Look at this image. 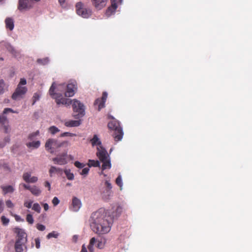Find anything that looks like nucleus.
I'll list each match as a JSON object with an SVG mask.
<instances>
[{"mask_svg":"<svg viewBox=\"0 0 252 252\" xmlns=\"http://www.w3.org/2000/svg\"><path fill=\"white\" fill-rule=\"evenodd\" d=\"M122 210V207L118 206L115 212L111 213L104 208H100L93 213L90 219V226L92 230L99 235L108 233L111 230L114 218L119 216Z\"/></svg>","mask_w":252,"mask_h":252,"instance_id":"obj_1","label":"nucleus"},{"mask_svg":"<svg viewBox=\"0 0 252 252\" xmlns=\"http://www.w3.org/2000/svg\"><path fill=\"white\" fill-rule=\"evenodd\" d=\"M15 232L17 233L14 248L16 252H26L27 250L26 243L27 242V235L24 230L16 228Z\"/></svg>","mask_w":252,"mask_h":252,"instance_id":"obj_2","label":"nucleus"},{"mask_svg":"<svg viewBox=\"0 0 252 252\" xmlns=\"http://www.w3.org/2000/svg\"><path fill=\"white\" fill-rule=\"evenodd\" d=\"M68 145L67 141H59L54 138H49L47 140L45 148L46 150L51 154H54L61 151L62 148H66Z\"/></svg>","mask_w":252,"mask_h":252,"instance_id":"obj_3","label":"nucleus"},{"mask_svg":"<svg viewBox=\"0 0 252 252\" xmlns=\"http://www.w3.org/2000/svg\"><path fill=\"white\" fill-rule=\"evenodd\" d=\"M56 88L55 82H53L49 90V94L55 99L57 105L59 106L61 104L65 105L66 106L71 104V100L69 98L63 97L62 94L60 93H55V90Z\"/></svg>","mask_w":252,"mask_h":252,"instance_id":"obj_4","label":"nucleus"},{"mask_svg":"<svg viewBox=\"0 0 252 252\" xmlns=\"http://www.w3.org/2000/svg\"><path fill=\"white\" fill-rule=\"evenodd\" d=\"M96 154L100 161L102 162V170L110 169L111 164L110 157L107 151L102 146L97 147Z\"/></svg>","mask_w":252,"mask_h":252,"instance_id":"obj_5","label":"nucleus"},{"mask_svg":"<svg viewBox=\"0 0 252 252\" xmlns=\"http://www.w3.org/2000/svg\"><path fill=\"white\" fill-rule=\"evenodd\" d=\"M108 127L110 129L113 131L112 135L115 141H118L122 139L123 132L119 121L113 119V120L108 124Z\"/></svg>","mask_w":252,"mask_h":252,"instance_id":"obj_6","label":"nucleus"},{"mask_svg":"<svg viewBox=\"0 0 252 252\" xmlns=\"http://www.w3.org/2000/svg\"><path fill=\"white\" fill-rule=\"evenodd\" d=\"M73 117L79 119L85 115V108L83 103L77 99H74L72 104Z\"/></svg>","mask_w":252,"mask_h":252,"instance_id":"obj_7","label":"nucleus"},{"mask_svg":"<svg viewBox=\"0 0 252 252\" xmlns=\"http://www.w3.org/2000/svg\"><path fill=\"white\" fill-rule=\"evenodd\" d=\"M40 0H19L18 8L21 11L28 10L32 8L34 3V1L37 2Z\"/></svg>","mask_w":252,"mask_h":252,"instance_id":"obj_8","label":"nucleus"},{"mask_svg":"<svg viewBox=\"0 0 252 252\" xmlns=\"http://www.w3.org/2000/svg\"><path fill=\"white\" fill-rule=\"evenodd\" d=\"M76 9L77 14L83 18H87L91 15L92 10L90 9L84 8L83 3L81 2L76 3Z\"/></svg>","mask_w":252,"mask_h":252,"instance_id":"obj_9","label":"nucleus"},{"mask_svg":"<svg viewBox=\"0 0 252 252\" xmlns=\"http://www.w3.org/2000/svg\"><path fill=\"white\" fill-rule=\"evenodd\" d=\"M27 91V89L25 87H22L18 85L15 91L12 95V98L14 100H17L23 97Z\"/></svg>","mask_w":252,"mask_h":252,"instance_id":"obj_10","label":"nucleus"},{"mask_svg":"<svg viewBox=\"0 0 252 252\" xmlns=\"http://www.w3.org/2000/svg\"><path fill=\"white\" fill-rule=\"evenodd\" d=\"M77 89V83L76 81L69 83L66 86V91L64 95L66 97H71L74 95Z\"/></svg>","mask_w":252,"mask_h":252,"instance_id":"obj_11","label":"nucleus"},{"mask_svg":"<svg viewBox=\"0 0 252 252\" xmlns=\"http://www.w3.org/2000/svg\"><path fill=\"white\" fill-rule=\"evenodd\" d=\"M67 156V151H65L61 155L53 158L52 160L55 164L59 165H64L67 163L66 157Z\"/></svg>","mask_w":252,"mask_h":252,"instance_id":"obj_12","label":"nucleus"},{"mask_svg":"<svg viewBox=\"0 0 252 252\" xmlns=\"http://www.w3.org/2000/svg\"><path fill=\"white\" fill-rule=\"evenodd\" d=\"M122 0H111V5L109 6L106 12V14L108 16H110L114 13L116 9L118 7L119 3H121Z\"/></svg>","mask_w":252,"mask_h":252,"instance_id":"obj_13","label":"nucleus"},{"mask_svg":"<svg viewBox=\"0 0 252 252\" xmlns=\"http://www.w3.org/2000/svg\"><path fill=\"white\" fill-rule=\"evenodd\" d=\"M107 97V93L106 92H104L102 93V97L101 99H96L94 103V105H98V110L104 107V104Z\"/></svg>","mask_w":252,"mask_h":252,"instance_id":"obj_14","label":"nucleus"},{"mask_svg":"<svg viewBox=\"0 0 252 252\" xmlns=\"http://www.w3.org/2000/svg\"><path fill=\"white\" fill-rule=\"evenodd\" d=\"M108 0H92V5L98 10L105 7Z\"/></svg>","mask_w":252,"mask_h":252,"instance_id":"obj_15","label":"nucleus"},{"mask_svg":"<svg viewBox=\"0 0 252 252\" xmlns=\"http://www.w3.org/2000/svg\"><path fill=\"white\" fill-rule=\"evenodd\" d=\"M8 112L11 113H15L13 111V109L9 108H6L4 109L2 114L0 115V124L2 126L5 124H7L9 123L8 120L6 116H4L5 114H7Z\"/></svg>","mask_w":252,"mask_h":252,"instance_id":"obj_16","label":"nucleus"},{"mask_svg":"<svg viewBox=\"0 0 252 252\" xmlns=\"http://www.w3.org/2000/svg\"><path fill=\"white\" fill-rule=\"evenodd\" d=\"M23 179L27 183H35L38 181V178L36 176H31L30 172H25L23 174Z\"/></svg>","mask_w":252,"mask_h":252,"instance_id":"obj_17","label":"nucleus"},{"mask_svg":"<svg viewBox=\"0 0 252 252\" xmlns=\"http://www.w3.org/2000/svg\"><path fill=\"white\" fill-rule=\"evenodd\" d=\"M82 204L80 199L76 197H73L72 200L70 209L74 212L78 211L81 207Z\"/></svg>","mask_w":252,"mask_h":252,"instance_id":"obj_18","label":"nucleus"},{"mask_svg":"<svg viewBox=\"0 0 252 252\" xmlns=\"http://www.w3.org/2000/svg\"><path fill=\"white\" fill-rule=\"evenodd\" d=\"M0 188L2 190V193L4 195L7 193H12L15 190L14 187L11 185H1Z\"/></svg>","mask_w":252,"mask_h":252,"instance_id":"obj_19","label":"nucleus"},{"mask_svg":"<svg viewBox=\"0 0 252 252\" xmlns=\"http://www.w3.org/2000/svg\"><path fill=\"white\" fill-rule=\"evenodd\" d=\"M81 122L80 120H70L65 123L64 125L67 127H75L80 126Z\"/></svg>","mask_w":252,"mask_h":252,"instance_id":"obj_20","label":"nucleus"},{"mask_svg":"<svg viewBox=\"0 0 252 252\" xmlns=\"http://www.w3.org/2000/svg\"><path fill=\"white\" fill-rule=\"evenodd\" d=\"M5 26L6 29L12 31L14 28L13 20L11 18H7L5 20Z\"/></svg>","mask_w":252,"mask_h":252,"instance_id":"obj_21","label":"nucleus"},{"mask_svg":"<svg viewBox=\"0 0 252 252\" xmlns=\"http://www.w3.org/2000/svg\"><path fill=\"white\" fill-rule=\"evenodd\" d=\"M62 171V169L60 168H58L54 166H52L49 169V172L50 176L52 177L54 174H61Z\"/></svg>","mask_w":252,"mask_h":252,"instance_id":"obj_22","label":"nucleus"},{"mask_svg":"<svg viewBox=\"0 0 252 252\" xmlns=\"http://www.w3.org/2000/svg\"><path fill=\"white\" fill-rule=\"evenodd\" d=\"M91 143L93 146L97 145L98 147L102 146L101 142L96 135H94L93 138L91 140Z\"/></svg>","mask_w":252,"mask_h":252,"instance_id":"obj_23","label":"nucleus"},{"mask_svg":"<svg viewBox=\"0 0 252 252\" xmlns=\"http://www.w3.org/2000/svg\"><path fill=\"white\" fill-rule=\"evenodd\" d=\"M40 145V142L39 141H32L27 143L26 146L28 148H33L34 149L38 148Z\"/></svg>","mask_w":252,"mask_h":252,"instance_id":"obj_24","label":"nucleus"},{"mask_svg":"<svg viewBox=\"0 0 252 252\" xmlns=\"http://www.w3.org/2000/svg\"><path fill=\"white\" fill-rule=\"evenodd\" d=\"M30 191L35 196H38L41 193V190L40 189L35 186L32 187Z\"/></svg>","mask_w":252,"mask_h":252,"instance_id":"obj_25","label":"nucleus"},{"mask_svg":"<svg viewBox=\"0 0 252 252\" xmlns=\"http://www.w3.org/2000/svg\"><path fill=\"white\" fill-rule=\"evenodd\" d=\"M88 165L89 167H99L100 162L98 160H95L92 159H89L88 163Z\"/></svg>","mask_w":252,"mask_h":252,"instance_id":"obj_26","label":"nucleus"},{"mask_svg":"<svg viewBox=\"0 0 252 252\" xmlns=\"http://www.w3.org/2000/svg\"><path fill=\"white\" fill-rule=\"evenodd\" d=\"M105 185L106 187V192L108 193V195H110V194L112 192L111 189L112 188L111 183L108 181H106L105 182Z\"/></svg>","mask_w":252,"mask_h":252,"instance_id":"obj_27","label":"nucleus"},{"mask_svg":"<svg viewBox=\"0 0 252 252\" xmlns=\"http://www.w3.org/2000/svg\"><path fill=\"white\" fill-rule=\"evenodd\" d=\"M96 242V239L94 237H93L91 238L90 241L89 245L88 246V249L90 252H92L94 250L93 246L94 243Z\"/></svg>","mask_w":252,"mask_h":252,"instance_id":"obj_28","label":"nucleus"},{"mask_svg":"<svg viewBox=\"0 0 252 252\" xmlns=\"http://www.w3.org/2000/svg\"><path fill=\"white\" fill-rule=\"evenodd\" d=\"M64 173L67 178L69 180H72L74 179V175L72 173H71L70 170L66 169L64 170Z\"/></svg>","mask_w":252,"mask_h":252,"instance_id":"obj_29","label":"nucleus"},{"mask_svg":"<svg viewBox=\"0 0 252 252\" xmlns=\"http://www.w3.org/2000/svg\"><path fill=\"white\" fill-rule=\"evenodd\" d=\"M48 130L49 132H50V133L52 135H54L60 131V129L55 126H50Z\"/></svg>","mask_w":252,"mask_h":252,"instance_id":"obj_30","label":"nucleus"},{"mask_svg":"<svg viewBox=\"0 0 252 252\" xmlns=\"http://www.w3.org/2000/svg\"><path fill=\"white\" fill-rule=\"evenodd\" d=\"M49 62V59L48 58H45L43 59H38L37 60V63L41 65H46Z\"/></svg>","mask_w":252,"mask_h":252,"instance_id":"obj_31","label":"nucleus"},{"mask_svg":"<svg viewBox=\"0 0 252 252\" xmlns=\"http://www.w3.org/2000/svg\"><path fill=\"white\" fill-rule=\"evenodd\" d=\"M6 48L8 52H9L12 55L16 56L17 52L12 46H11L10 45L7 44L6 46Z\"/></svg>","mask_w":252,"mask_h":252,"instance_id":"obj_32","label":"nucleus"},{"mask_svg":"<svg viewBox=\"0 0 252 252\" xmlns=\"http://www.w3.org/2000/svg\"><path fill=\"white\" fill-rule=\"evenodd\" d=\"M39 135V130H37L35 132H32V133L30 134L28 136V139L30 140H32L33 139H34V138L35 137L38 136Z\"/></svg>","mask_w":252,"mask_h":252,"instance_id":"obj_33","label":"nucleus"},{"mask_svg":"<svg viewBox=\"0 0 252 252\" xmlns=\"http://www.w3.org/2000/svg\"><path fill=\"white\" fill-rule=\"evenodd\" d=\"M32 209L35 212H37L38 213H39L41 211V207L39 205V204L37 203H34Z\"/></svg>","mask_w":252,"mask_h":252,"instance_id":"obj_34","label":"nucleus"},{"mask_svg":"<svg viewBox=\"0 0 252 252\" xmlns=\"http://www.w3.org/2000/svg\"><path fill=\"white\" fill-rule=\"evenodd\" d=\"M40 97V95L39 94H38L37 93H34L33 94V96L32 97V101H33L32 105H34L35 104V103L36 102V101L39 100Z\"/></svg>","mask_w":252,"mask_h":252,"instance_id":"obj_35","label":"nucleus"},{"mask_svg":"<svg viewBox=\"0 0 252 252\" xmlns=\"http://www.w3.org/2000/svg\"><path fill=\"white\" fill-rule=\"evenodd\" d=\"M26 220L31 224H32L33 223V219L32 216L30 214H27L26 216Z\"/></svg>","mask_w":252,"mask_h":252,"instance_id":"obj_36","label":"nucleus"},{"mask_svg":"<svg viewBox=\"0 0 252 252\" xmlns=\"http://www.w3.org/2000/svg\"><path fill=\"white\" fill-rule=\"evenodd\" d=\"M59 234L58 233L56 232L55 231H53L51 233H49L47 235V238L48 239H50L51 238H57Z\"/></svg>","mask_w":252,"mask_h":252,"instance_id":"obj_37","label":"nucleus"},{"mask_svg":"<svg viewBox=\"0 0 252 252\" xmlns=\"http://www.w3.org/2000/svg\"><path fill=\"white\" fill-rule=\"evenodd\" d=\"M116 184L119 186L120 188H122V186H123V183H122V178H121V176L120 175H119L116 179Z\"/></svg>","mask_w":252,"mask_h":252,"instance_id":"obj_38","label":"nucleus"},{"mask_svg":"<svg viewBox=\"0 0 252 252\" xmlns=\"http://www.w3.org/2000/svg\"><path fill=\"white\" fill-rule=\"evenodd\" d=\"M90 170V169L89 167H86V168H84L81 172L80 173V174L83 176H86L88 173H89V171Z\"/></svg>","mask_w":252,"mask_h":252,"instance_id":"obj_39","label":"nucleus"},{"mask_svg":"<svg viewBox=\"0 0 252 252\" xmlns=\"http://www.w3.org/2000/svg\"><path fill=\"white\" fill-rule=\"evenodd\" d=\"M4 86L5 84L4 81L2 80H0V95L4 93Z\"/></svg>","mask_w":252,"mask_h":252,"instance_id":"obj_40","label":"nucleus"},{"mask_svg":"<svg viewBox=\"0 0 252 252\" xmlns=\"http://www.w3.org/2000/svg\"><path fill=\"white\" fill-rule=\"evenodd\" d=\"M2 126H3V127L4 128L5 133H8L10 132V126H9L8 123L7 124L3 125Z\"/></svg>","mask_w":252,"mask_h":252,"instance_id":"obj_41","label":"nucleus"},{"mask_svg":"<svg viewBox=\"0 0 252 252\" xmlns=\"http://www.w3.org/2000/svg\"><path fill=\"white\" fill-rule=\"evenodd\" d=\"M74 165L78 168H83L85 166V164L80 162L78 161H76L74 162Z\"/></svg>","mask_w":252,"mask_h":252,"instance_id":"obj_42","label":"nucleus"},{"mask_svg":"<svg viewBox=\"0 0 252 252\" xmlns=\"http://www.w3.org/2000/svg\"><path fill=\"white\" fill-rule=\"evenodd\" d=\"M1 220L3 224H4V225H7L9 221V219L6 218L4 216H2L1 217Z\"/></svg>","mask_w":252,"mask_h":252,"instance_id":"obj_43","label":"nucleus"},{"mask_svg":"<svg viewBox=\"0 0 252 252\" xmlns=\"http://www.w3.org/2000/svg\"><path fill=\"white\" fill-rule=\"evenodd\" d=\"M33 201L32 200H30L29 201H25L24 202V205L25 207L28 208H31L32 206Z\"/></svg>","mask_w":252,"mask_h":252,"instance_id":"obj_44","label":"nucleus"},{"mask_svg":"<svg viewBox=\"0 0 252 252\" xmlns=\"http://www.w3.org/2000/svg\"><path fill=\"white\" fill-rule=\"evenodd\" d=\"M6 206L9 208H12L14 207V204L10 200H7L5 202Z\"/></svg>","mask_w":252,"mask_h":252,"instance_id":"obj_45","label":"nucleus"},{"mask_svg":"<svg viewBox=\"0 0 252 252\" xmlns=\"http://www.w3.org/2000/svg\"><path fill=\"white\" fill-rule=\"evenodd\" d=\"M36 228L38 230L44 231L45 229V226L43 224L38 223L36 225Z\"/></svg>","mask_w":252,"mask_h":252,"instance_id":"obj_46","label":"nucleus"},{"mask_svg":"<svg viewBox=\"0 0 252 252\" xmlns=\"http://www.w3.org/2000/svg\"><path fill=\"white\" fill-rule=\"evenodd\" d=\"M60 203V200L57 197H54L52 200V203L54 206H57Z\"/></svg>","mask_w":252,"mask_h":252,"instance_id":"obj_47","label":"nucleus"},{"mask_svg":"<svg viewBox=\"0 0 252 252\" xmlns=\"http://www.w3.org/2000/svg\"><path fill=\"white\" fill-rule=\"evenodd\" d=\"M35 247L37 249H39L40 247V240L39 238L35 239Z\"/></svg>","mask_w":252,"mask_h":252,"instance_id":"obj_48","label":"nucleus"},{"mask_svg":"<svg viewBox=\"0 0 252 252\" xmlns=\"http://www.w3.org/2000/svg\"><path fill=\"white\" fill-rule=\"evenodd\" d=\"M73 135H74V134L73 133L68 132H63V133H62L61 134V137H65V136H73Z\"/></svg>","mask_w":252,"mask_h":252,"instance_id":"obj_49","label":"nucleus"},{"mask_svg":"<svg viewBox=\"0 0 252 252\" xmlns=\"http://www.w3.org/2000/svg\"><path fill=\"white\" fill-rule=\"evenodd\" d=\"M4 208V205L3 201L2 200H0V214L3 212Z\"/></svg>","mask_w":252,"mask_h":252,"instance_id":"obj_50","label":"nucleus"},{"mask_svg":"<svg viewBox=\"0 0 252 252\" xmlns=\"http://www.w3.org/2000/svg\"><path fill=\"white\" fill-rule=\"evenodd\" d=\"M20 186H22L25 189H28L29 190H30L32 187L30 185L25 184H21L20 185Z\"/></svg>","mask_w":252,"mask_h":252,"instance_id":"obj_51","label":"nucleus"},{"mask_svg":"<svg viewBox=\"0 0 252 252\" xmlns=\"http://www.w3.org/2000/svg\"><path fill=\"white\" fill-rule=\"evenodd\" d=\"M26 83H27L26 80L25 78H21L20 79V81L18 85H20L21 86V85H26Z\"/></svg>","mask_w":252,"mask_h":252,"instance_id":"obj_52","label":"nucleus"},{"mask_svg":"<svg viewBox=\"0 0 252 252\" xmlns=\"http://www.w3.org/2000/svg\"><path fill=\"white\" fill-rule=\"evenodd\" d=\"M66 0H59V2L62 7H65L66 6Z\"/></svg>","mask_w":252,"mask_h":252,"instance_id":"obj_53","label":"nucleus"},{"mask_svg":"<svg viewBox=\"0 0 252 252\" xmlns=\"http://www.w3.org/2000/svg\"><path fill=\"white\" fill-rule=\"evenodd\" d=\"M44 186L46 188H48V190H50L51 189V185L50 183L48 181H46L44 183Z\"/></svg>","mask_w":252,"mask_h":252,"instance_id":"obj_54","label":"nucleus"},{"mask_svg":"<svg viewBox=\"0 0 252 252\" xmlns=\"http://www.w3.org/2000/svg\"><path fill=\"white\" fill-rule=\"evenodd\" d=\"M103 246L104 244L101 242L98 241L97 244V247L99 249H102Z\"/></svg>","mask_w":252,"mask_h":252,"instance_id":"obj_55","label":"nucleus"},{"mask_svg":"<svg viewBox=\"0 0 252 252\" xmlns=\"http://www.w3.org/2000/svg\"><path fill=\"white\" fill-rule=\"evenodd\" d=\"M43 207L45 211H47L49 209V206H48V204H47V203H44L43 204Z\"/></svg>","mask_w":252,"mask_h":252,"instance_id":"obj_56","label":"nucleus"},{"mask_svg":"<svg viewBox=\"0 0 252 252\" xmlns=\"http://www.w3.org/2000/svg\"><path fill=\"white\" fill-rule=\"evenodd\" d=\"M80 252H88L86 248L84 245H83L82 250Z\"/></svg>","mask_w":252,"mask_h":252,"instance_id":"obj_57","label":"nucleus"},{"mask_svg":"<svg viewBox=\"0 0 252 252\" xmlns=\"http://www.w3.org/2000/svg\"><path fill=\"white\" fill-rule=\"evenodd\" d=\"M4 141H5V143L9 142L10 141V137H5L4 138Z\"/></svg>","mask_w":252,"mask_h":252,"instance_id":"obj_58","label":"nucleus"},{"mask_svg":"<svg viewBox=\"0 0 252 252\" xmlns=\"http://www.w3.org/2000/svg\"><path fill=\"white\" fill-rule=\"evenodd\" d=\"M73 239L75 242H76L78 239V236L77 235H74Z\"/></svg>","mask_w":252,"mask_h":252,"instance_id":"obj_59","label":"nucleus"},{"mask_svg":"<svg viewBox=\"0 0 252 252\" xmlns=\"http://www.w3.org/2000/svg\"><path fill=\"white\" fill-rule=\"evenodd\" d=\"M5 145V144H1L0 143V147H3Z\"/></svg>","mask_w":252,"mask_h":252,"instance_id":"obj_60","label":"nucleus"},{"mask_svg":"<svg viewBox=\"0 0 252 252\" xmlns=\"http://www.w3.org/2000/svg\"><path fill=\"white\" fill-rule=\"evenodd\" d=\"M19 218V216H16L15 219L16 220H19V219H18Z\"/></svg>","mask_w":252,"mask_h":252,"instance_id":"obj_61","label":"nucleus"},{"mask_svg":"<svg viewBox=\"0 0 252 252\" xmlns=\"http://www.w3.org/2000/svg\"><path fill=\"white\" fill-rule=\"evenodd\" d=\"M0 60H1V61H3V58H0Z\"/></svg>","mask_w":252,"mask_h":252,"instance_id":"obj_62","label":"nucleus"},{"mask_svg":"<svg viewBox=\"0 0 252 252\" xmlns=\"http://www.w3.org/2000/svg\"><path fill=\"white\" fill-rule=\"evenodd\" d=\"M2 0H0V1H1Z\"/></svg>","mask_w":252,"mask_h":252,"instance_id":"obj_63","label":"nucleus"},{"mask_svg":"<svg viewBox=\"0 0 252 252\" xmlns=\"http://www.w3.org/2000/svg\"><path fill=\"white\" fill-rule=\"evenodd\" d=\"M93 252V251H92V252Z\"/></svg>","mask_w":252,"mask_h":252,"instance_id":"obj_64","label":"nucleus"}]
</instances>
